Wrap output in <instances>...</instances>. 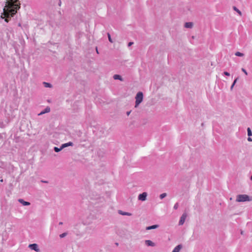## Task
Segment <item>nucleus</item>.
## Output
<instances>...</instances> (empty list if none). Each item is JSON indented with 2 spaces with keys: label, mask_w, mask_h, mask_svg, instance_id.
Masks as SVG:
<instances>
[{
  "label": "nucleus",
  "mask_w": 252,
  "mask_h": 252,
  "mask_svg": "<svg viewBox=\"0 0 252 252\" xmlns=\"http://www.w3.org/2000/svg\"><path fill=\"white\" fill-rule=\"evenodd\" d=\"M17 2H6L5 6L3 8V13L6 17L5 21L8 22L9 21L8 18L13 17L17 13V9L20 6L17 4Z\"/></svg>",
  "instance_id": "obj_1"
},
{
  "label": "nucleus",
  "mask_w": 252,
  "mask_h": 252,
  "mask_svg": "<svg viewBox=\"0 0 252 252\" xmlns=\"http://www.w3.org/2000/svg\"><path fill=\"white\" fill-rule=\"evenodd\" d=\"M135 107H137L143 101V94L142 92H139L135 96Z\"/></svg>",
  "instance_id": "obj_2"
},
{
  "label": "nucleus",
  "mask_w": 252,
  "mask_h": 252,
  "mask_svg": "<svg viewBox=\"0 0 252 252\" xmlns=\"http://www.w3.org/2000/svg\"><path fill=\"white\" fill-rule=\"evenodd\" d=\"M251 199L250 197L246 194H239L237 195L236 201L237 202L249 201Z\"/></svg>",
  "instance_id": "obj_3"
},
{
  "label": "nucleus",
  "mask_w": 252,
  "mask_h": 252,
  "mask_svg": "<svg viewBox=\"0 0 252 252\" xmlns=\"http://www.w3.org/2000/svg\"><path fill=\"white\" fill-rule=\"evenodd\" d=\"M29 247L32 250H34L36 252H39L40 249L38 248V246L36 244H30Z\"/></svg>",
  "instance_id": "obj_4"
},
{
  "label": "nucleus",
  "mask_w": 252,
  "mask_h": 252,
  "mask_svg": "<svg viewBox=\"0 0 252 252\" xmlns=\"http://www.w3.org/2000/svg\"><path fill=\"white\" fill-rule=\"evenodd\" d=\"M187 217V214L186 213H184L182 214V216L180 218L179 222V225H182L184 223Z\"/></svg>",
  "instance_id": "obj_5"
},
{
  "label": "nucleus",
  "mask_w": 252,
  "mask_h": 252,
  "mask_svg": "<svg viewBox=\"0 0 252 252\" xmlns=\"http://www.w3.org/2000/svg\"><path fill=\"white\" fill-rule=\"evenodd\" d=\"M147 196V193L146 192H144L142 193H140L138 197V200L144 201L146 200V198Z\"/></svg>",
  "instance_id": "obj_6"
},
{
  "label": "nucleus",
  "mask_w": 252,
  "mask_h": 252,
  "mask_svg": "<svg viewBox=\"0 0 252 252\" xmlns=\"http://www.w3.org/2000/svg\"><path fill=\"white\" fill-rule=\"evenodd\" d=\"M145 244L148 246H151V247L155 246V244L151 240H145Z\"/></svg>",
  "instance_id": "obj_7"
},
{
  "label": "nucleus",
  "mask_w": 252,
  "mask_h": 252,
  "mask_svg": "<svg viewBox=\"0 0 252 252\" xmlns=\"http://www.w3.org/2000/svg\"><path fill=\"white\" fill-rule=\"evenodd\" d=\"M118 213L121 215H123V216H130L132 215V214L130 213H128V212H124L122 210H119L118 211Z\"/></svg>",
  "instance_id": "obj_8"
},
{
  "label": "nucleus",
  "mask_w": 252,
  "mask_h": 252,
  "mask_svg": "<svg viewBox=\"0 0 252 252\" xmlns=\"http://www.w3.org/2000/svg\"><path fill=\"white\" fill-rule=\"evenodd\" d=\"M158 227H159L158 225L154 224V225H153L151 226H149L146 227V230H151V229H156V228H158Z\"/></svg>",
  "instance_id": "obj_9"
},
{
  "label": "nucleus",
  "mask_w": 252,
  "mask_h": 252,
  "mask_svg": "<svg viewBox=\"0 0 252 252\" xmlns=\"http://www.w3.org/2000/svg\"><path fill=\"white\" fill-rule=\"evenodd\" d=\"M182 248V245L181 244L177 245L174 248L172 252H179L181 249Z\"/></svg>",
  "instance_id": "obj_10"
},
{
  "label": "nucleus",
  "mask_w": 252,
  "mask_h": 252,
  "mask_svg": "<svg viewBox=\"0 0 252 252\" xmlns=\"http://www.w3.org/2000/svg\"><path fill=\"white\" fill-rule=\"evenodd\" d=\"M18 201H19V202L20 203L22 204L24 206H28V205H30V202H27V201H24L22 199H19Z\"/></svg>",
  "instance_id": "obj_11"
},
{
  "label": "nucleus",
  "mask_w": 252,
  "mask_h": 252,
  "mask_svg": "<svg viewBox=\"0 0 252 252\" xmlns=\"http://www.w3.org/2000/svg\"><path fill=\"white\" fill-rule=\"evenodd\" d=\"M113 78L115 79V80H119L121 81H124V79L122 77V76L119 74H115L114 76H113Z\"/></svg>",
  "instance_id": "obj_12"
},
{
  "label": "nucleus",
  "mask_w": 252,
  "mask_h": 252,
  "mask_svg": "<svg viewBox=\"0 0 252 252\" xmlns=\"http://www.w3.org/2000/svg\"><path fill=\"white\" fill-rule=\"evenodd\" d=\"M63 149V144H62L60 148L55 147L54 150L56 152H59Z\"/></svg>",
  "instance_id": "obj_13"
},
{
  "label": "nucleus",
  "mask_w": 252,
  "mask_h": 252,
  "mask_svg": "<svg viewBox=\"0 0 252 252\" xmlns=\"http://www.w3.org/2000/svg\"><path fill=\"white\" fill-rule=\"evenodd\" d=\"M193 26V24L191 22H186L185 24V27L187 28H191Z\"/></svg>",
  "instance_id": "obj_14"
},
{
  "label": "nucleus",
  "mask_w": 252,
  "mask_h": 252,
  "mask_svg": "<svg viewBox=\"0 0 252 252\" xmlns=\"http://www.w3.org/2000/svg\"><path fill=\"white\" fill-rule=\"evenodd\" d=\"M43 84L45 88H51L52 87V84L49 83L44 82Z\"/></svg>",
  "instance_id": "obj_15"
},
{
  "label": "nucleus",
  "mask_w": 252,
  "mask_h": 252,
  "mask_svg": "<svg viewBox=\"0 0 252 252\" xmlns=\"http://www.w3.org/2000/svg\"><path fill=\"white\" fill-rule=\"evenodd\" d=\"M73 143L72 142H69L66 143H64V148L67 147L68 146H73Z\"/></svg>",
  "instance_id": "obj_16"
},
{
  "label": "nucleus",
  "mask_w": 252,
  "mask_h": 252,
  "mask_svg": "<svg viewBox=\"0 0 252 252\" xmlns=\"http://www.w3.org/2000/svg\"><path fill=\"white\" fill-rule=\"evenodd\" d=\"M238 79V78H236L233 81L232 84L231 85V87H230V90H233V88L234 87V86H235V84L236 83L237 80Z\"/></svg>",
  "instance_id": "obj_17"
},
{
  "label": "nucleus",
  "mask_w": 252,
  "mask_h": 252,
  "mask_svg": "<svg viewBox=\"0 0 252 252\" xmlns=\"http://www.w3.org/2000/svg\"><path fill=\"white\" fill-rule=\"evenodd\" d=\"M235 56L238 57H243L244 56V54L242 53H241L240 52H236L235 53Z\"/></svg>",
  "instance_id": "obj_18"
},
{
  "label": "nucleus",
  "mask_w": 252,
  "mask_h": 252,
  "mask_svg": "<svg viewBox=\"0 0 252 252\" xmlns=\"http://www.w3.org/2000/svg\"><path fill=\"white\" fill-rule=\"evenodd\" d=\"M247 132H248V135L249 136V137H250L252 135V132L250 127H248L247 128Z\"/></svg>",
  "instance_id": "obj_19"
},
{
  "label": "nucleus",
  "mask_w": 252,
  "mask_h": 252,
  "mask_svg": "<svg viewBox=\"0 0 252 252\" xmlns=\"http://www.w3.org/2000/svg\"><path fill=\"white\" fill-rule=\"evenodd\" d=\"M233 9L236 11L240 15H242V12L235 6L233 7Z\"/></svg>",
  "instance_id": "obj_20"
},
{
  "label": "nucleus",
  "mask_w": 252,
  "mask_h": 252,
  "mask_svg": "<svg viewBox=\"0 0 252 252\" xmlns=\"http://www.w3.org/2000/svg\"><path fill=\"white\" fill-rule=\"evenodd\" d=\"M167 196V194L166 193H163L159 195V197L161 199H163Z\"/></svg>",
  "instance_id": "obj_21"
},
{
  "label": "nucleus",
  "mask_w": 252,
  "mask_h": 252,
  "mask_svg": "<svg viewBox=\"0 0 252 252\" xmlns=\"http://www.w3.org/2000/svg\"><path fill=\"white\" fill-rule=\"evenodd\" d=\"M107 36H108V40L109 41L111 42V43H113V41L112 40V38H111V35H110V34L109 33H107Z\"/></svg>",
  "instance_id": "obj_22"
},
{
  "label": "nucleus",
  "mask_w": 252,
  "mask_h": 252,
  "mask_svg": "<svg viewBox=\"0 0 252 252\" xmlns=\"http://www.w3.org/2000/svg\"><path fill=\"white\" fill-rule=\"evenodd\" d=\"M50 108H49V107H47V108H46L43 110V111L45 112V113H46L49 112H50Z\"/></svg>",
  "instance_id": "obj_23"
},
{
  "label": "nucleus",
  "mask_w": 252,
  "mask_h": 252,
  "mask_svg": "<svg viewBox=\"0 0 252 252\" xmlns=\"http://www.w3.org/2000/svg\"><path fill=\"white\" fill-rule=\"evenodd\" d=\"M178 207H179V204H178V203H176L175 204V205H174V206L173 207V208L174 209L176 210V209H178Z\"/></svg>",
  "instance_id": "obj_24"
},
{
  "label": "nucleus",
  "mask_w": 252,
  "mask_h": 252,
  "mask_svg": "<svg viewBox=\"0 0 252 252\" xmlns=\"http://www.w3.org/2000/svg\"><path fill=\"white\" fill-rule=\"evenodd\" d=\"M5 0V3H6V2L7 1H8V2H11V1H14V2H17L18 1V0Z\"/></svg>",
  "instance_id": "obj_25"
},
{
  "label": "nucleus",
  "mask_w": 252,
  "mask_h": 252,
  "mask_svg": "<svg viewBox=\"0 0 252 252\" xmlns=\"http://www.w3.org/2000/svg\"><path fill=\"white\" fill-rule=\"evenodd\" d=\"M241 70L246 75L248 74L247 72L245 69H244V68H242Z\"/></svg>",
  "instance_id": "obj_26"
},
{
  "label": "nucleus",
  "mask_w": 252,
  "mask_h": 252,
  "mask_svg": "<svg viewBox=\"0 0 252 252\" xmlns=\"http://www.w3.org/2000/svg\"><path fill=\"white\" fill-rule=\"evenodd\" d=\"M223 74L226 75V76H230V73L229 72H227V71H224L223 72Z\"/></svg>",
  "instance_id": "obj_27"
},
{
  "label": "nucleus",
  "mask_w": 252,
  "mask_h": 252,
  "mask_svg": "<svg viewBox=\"0 0 252 252\" xmlns=\"http://www.w3.org/2000/svg\"><path fill=\"white\" fill-rule=\"evenodd\" d=\"M133 44V42H129L128 43V47H130L131 46V45H132Z\"/></svg>",
  "instance_id": "obj_28"
},
{
  "label": "nucleus",
  "mask_w": 252,
  "mask_h": 252,
  "mask_svg": "<svg viewBox=\"0 0 252 252\" xmlns=\"http://www.w3.org/2000/svg\"><path fill=\"white\" fill-rule=\"evenodd\" d=\"M44 114H45V112L43 111H42L40 113H39L38 115L39 116H40V115H41Z\"/></svg>",
  "instance_id": "obj_29"
},
{
  "label": "nucleus",
  "mask_w": 252,
  "mask_h": 252,
  "mask_svg": "<svg viewBox=\"0 0 252 252\" xmlns=\"http://www.w3.org/2000/svg\"><path fill=\"white\" fill-rule=\"evenodd\" d=\"M248 141L252 142V139L251 137H248Z\"/></svg>",
  "instance_id": "obj_30"
},
{
  "label": "nucleus",
  "mask_w": 252,
  "mask_h": 252,
  "mask_svg": "<svg viewBox=\"0 0 252 252\" xmlns=\"http://www.w3.org/2000/svg\"><path fill=\"white\" fill-rule=\"evenodd\" d=\"M130 113H131V111H127V112H126V115H127V116H128V115H129V114H130Z\"/></svg>",
  "instance_id": "obj_31"
},
{
  "label": "nucleus",
  "mask_w": 252,
  "mask_h": 252,
  "mask_svg": "<svg viewBox=\"0 0 252 252\" xmlns=\"http://www.w3.org/2000/svg\"><path fill=\"white\" fill-rule=\"evenodd\" d=\"M60 237L61 238H63V233L61 234L60 235Z\"/></svg>",
  "instance_id": "obj_32"
},
{
  "label": "nucleus",
  "mask_w": 252,
  "mask_h": 252,
  "mask_svg": "<svg viewBox=\"0 0 252 252\" xmlns=\"http://www.w3.org/2000/svg\"><path fill=\"white\" fill-rule=\"evenodd\" d=\"M60 0V1H59V5L60 6H61V4H62V1H61V0Z\"/></svg>",
  "instance_id": "obj_33"
},
{
  "label": "nucleus",
  "mask_w": 252,
  "mask_h": 252,
  "mask_svg": "<svg viewBox=\"0 0 252 252\" xmlns=\"http://www.w3.org/2000/svg\"><path fill=\"white\" fill-rule=\"evenodd\" d=\"M43 183H47L48 182L47 181H41Z\"/></svg>",
  "instance_id": "obj_34"
},
{
  "label": "nucleus",
  "mask_w": 252,
  "mask_h": 252,
  "mask_svg": "<svg viewBox=\"0 0 252 252\" xmlns=\"http://www.w3.org/2000/svg\"><path fill=\"white\" fill-rule=\"evenodd\" d=\"M66 234H67L66 233L64 232V234H63L64 237L66 235Z\"/></svg>",
  "instance_id": "obj_35"
},
{
  "label": "nucleus",
  "mask_w": 252,
  "mask_h": 252,
  "mask_svg": "<svg viewBox=\"0 0 252 252\" xmlns=\"http://www.w3.org/2000/svg\"><path fill=\"white\" fill-rule=\"evenodd\" d=\"M96 52H97V54H98V50H97V47L96 48Z\"/></svg>",
  "instance_id": "obj_36"
},
{
  "label": "nucleus",
  "mask_w": 252,
  "mask_h": 252,
  "mask_svg": "<svg viewBox=\"0 0 252 252\" xmlns=\"http://www.w3.org/2000/svg\"><path fill=\"white\" fill-rule=\"evenodd\" d=\"M18 26L21 27V24L20 23H19L18 24Z\"/></svg>",
  "instance_id": "obj_37"
},
{
  "label": "nucleus",
  "mask_w": 252,
  "mask_h": 252,
  "mask_svg": "<svg viewBox=\"0 0 252 252\" xmlns=\"http://www.w3.org/2000/svg\"><path fill=\"white\" fill-rule=\"evenodd\" d=\"M63 224V222H59V224H60H60Z\"/></svg>",
  "instance_id": "obj_38"
},
{
  "label": "nucleus",
  "mask_w": 252,
  "mask_h": 252,
  "mask_svg": "<svg viewBox=\"0 0 252 252\" xmlns=\"http://www.w3.org/2000/svg\"><path fill=\"white\" fill-rule=\"evenodd\" d=\"M251 180H252V175L251 177Z\"/></svg>",
  "instance_id": "obj_39"
},
{
  "label": "nucleus",
  "mask_w": 252,
  "mask_h": 252,
  "mask_svg": "<svg viewBox=\"0 0 252 252\" xmlns=\"http://www.w3.org/2000/svg\"><path fill=\"white\" fill-rule=\"evenodd\" d=\"M116 245H118V243H116Z\"/></svg>",
  "instance_id": "obj_40"
}]
</instances>
